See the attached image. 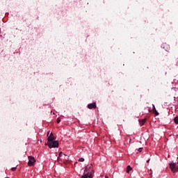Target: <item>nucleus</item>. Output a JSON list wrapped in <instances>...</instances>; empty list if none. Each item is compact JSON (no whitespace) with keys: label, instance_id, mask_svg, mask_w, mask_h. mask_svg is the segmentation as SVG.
<instances>
[{"label":"nucleus","instance_id":"nucleus-3","mask_svg":"<svg viewBox=\"0 0 178 178\" xmlns=\"http://www.w3.org/2000/svg\"><path fill=\"white\" fill-rule=\"evenodd\" d=\"M28 159H29L28 165L34 166V164L35 163V159L34 158V156H29Z\"/></svg>","mask_w":178,"mask_h":178},{"label":"nucleus","instance_id":"nucleus-21","mask_svg":"<svg viewBox=\"0 0 178 178\" xmlns=\"http://www.w3.org/2000/svg\"><path fill=\"white\" fill-rule=\"evenodd\" d=\"M49 135V132L47 133V136Z\"/></svg>","mask_w":178,"mask_h":178},{"label":"nucleus","instance_id":"nucleus-10","mask_svg":"<svg viewBox=\"0 0 178 178\" xmlns=\"http://www.w3.org/2000/svg\"><path fill=\"white\" fill-rule=\"evenodd\" d=\"M63 155V153L62 152H60L58 154V161H60V156H62Z\"/></svg>","mask_w":178,"mask_h":178},{"label":"nucleus","instance_id":"nucleus-2","mask_svg":"<svg viewBox=\"0 0 178 178\" xmlns=\"http://www.w3.org/2000/svg\"><path fill=\"white\" fill-rule=\"evenodd\" d=\"M170 168L171 169L172 172H173V173L178 172V161L177 163H170Z\"/></svg>","mask_w":178,"mask_h":178},{"label":"nucleus","instance_id":"nucleus-1","mask_svg":"<svg viewBox=\"0 0 178 178\" xmlns=\"http://www.w3.org/2000/svg\"><path fill=\"white\" fill-rule=\"evenodd\" d=\"M45 145H48L49 148H58L59 147V142L56 140V137L48 136L47 143Z\"/></svg>","mask_w":178,"mask_h":178},{"label":"nucleus","instance_id":"nucleus-15","mask_svg":"<svg viewBox=\"0 0 178 178\" xmlns=\"http://www.w3.org/2000/svg\"><path fill=\"white\" fill-rule=\"evenodd\" d=\"M16 169H17V168L14 167V168H11V170H12L13 172H15V171L16 170Z\"/></svg>","mask_w":178,"mask_h":178},{"label":"nucleus","instance_id":"nucleus-7","mask_svg":"<svg viewBox=\"0 0 178 178\" xmlns=\"http://www.w3.org/2000/svg\"><path fill=\"white\" fill-rule=\"evenodd\" d=\"M145 122H147V120L145 118L143 120H139V123L140 126H144Z\"/></svg>","mask_w":178,"mask_h":178},{"label":"nucleus","instance_id":"nucleus-4","mask_svg":"<svg viewBox=\"0 0 178 178\" xmlns=\"http://www.w3.org/2000/svg\"><path fill=\"white\" fill-rule=\"evenodd\" d=\"M88 109H97V103L93 102L91 104H88Z\"/></svg>","mask_w":178,"mask_h":178},{"label":"nucleus","instance_id":"nucleus-8","mask_svg":"<svg viewBox=\"0 0 178 178\" xmlns=\"http://www.w3.org/2000/svg\"><path fill=\"white\" fill-rule=\"evenodd\" d=\"M91 166H92V164H90V165H88L85 168V170L84 172H88V169H91Z\"/></svg>","mask_w":178,"mask_h":178},{"label":"nucleus","instance_id":"nucleus-6","mask_svg":"<svg viewBox=\"0 0 178 178\" xmlns=\"http://www.w3.org/2000/svg\"><path fill=\"white\" fill-rule=\"evenodd\" d=\"M153 108H152V112L155 114L156 116L159 115V113L156 111V108H155V105L152 104Z\"/></svg>","mask_w":178,"mask_h":178},{"label":"nucleus","instance_id":"nucleus-9","mask_svg":"<svg viewBox=\"0 0 178 178\" xmlns=\"http://www.w3.org/2000/svg\"><path fill=\"white\" fill-rule=\"evenodd\" d=\"M130 170H131V167L130 165H128L127 167V173H130Z\"/></svg>","mask_w":178,"mask_h":178},{"label":"nucleus","instance_id":"nucleus-5","mask_svg":"<svg viewBox=\"0 0 178 178\" xmlns=\"http://www.w3.org/2000/svg\"><path fill=\"white\" fill-rule=\"evenodd\" d=\"M162 48H163V49H165V51H169V49H170V47H169V44L166 43H163L162 44Z\"/></svg>","mask_w":178,"mask_h":178},{"label":"nucleus","instance_id":"nucleus-16","mask_svg":"<svg viewBox=\"0 0 178 178\" xmlns=\"http://www.w3.org/2000/svg\"><path fill=\"white\" fill-rule=\"evenodd\" d=\"M57 123H60V118H57Z\"/></svg>","mask_w":178,"mask_h":178},{"label":"nucleus","instance_id":"nucleus-12","mask_svg":"<svg viewBox=\"0 0 178 178\" xmlns=\"http://www.w3.org/2000/svg\"><path fill=\"white\" fill-rule=\"evenodd\" d=\"M87 176H88V177H89V178H92V174H90V172H88L87 174H86Z\"/></svg>","mask_w":178,"mask_h":178},{"label":"nucleus","instance_id":"nucleus-19","mask_svg":"<svg viewBox=\"0 0 178 178\" xmlns=\"http://www.w3.org/2000/svg\"><path fill=\"white\" fill-rule=\"evenodd\" d=\"M65 156H66L67 159H69V156L66 154H65Z\"/></svg>","mask_w":178,"mask_h":178},{"label":"nucleus","instance_id":"nucleus-17","mask_svg":"<svg viewBox=\"0 0 178 178\" xmlns=\"http://www.w3.org/2000/svg\"><path fill=\"white\" fill-rule=\"evenodd\" d=\"M49 137H55L53 133H51Z\"/></svg>","mask_w":178,"mask_h":178},{"label":"nucleus","instance_id":"nucleus-20","mask_svg":"<svg viewBox=\"0 0 178 178\" xmlns=\"http://www.w3.org/2000/svg\"><path fill=\"white\" fill-rule=\"evenodd\" d=\"M149 159H148L147 161V163H149Z\"/></svg>","mask_w":178,"mask_h":178},{"label":"nucleus","instance_id":"nucleus-14","mask_svg":"<svg viewBox=\"0 0 178 178\" xmlns=\"http://www.w3.org/2000/svg\"><path fill=\"white\" fill-rule=\"evenodd\" d=\"M81 178H88V176H87L86 174H84V175L81 177Z\"/></svg>","mask_w":178,"mask_h":178},{"label":"nucleus","instance_id":"nucleus-11","mask_svg":"<svg viewBox=\"0 0 178 178\" xmlns=\"http://www.w3.org/2000/svg\"><path fill=\"white\" fill-rule=\"evenodd\" d=\"M174 122H175V123L176 124H178V117H175V118H174Z\"/></svg>","mask_w":178,"mask_h":178},{"label":"nucleus","instance_id":"nucleus-13","mask_svg":"<svg viewBox=\"0 0 178 178\" xmlns=\"http://www.w3.org/2000/svg\"><path fill=\"white\" fill-rule=\"evenodd\" d=\"M79 162H84V158H80Z\"/></svg>","mask_w":178,"mask_h":178},{"label":"nucleus","instance_id":"nucleus-18","mask_svg":"<svg viewBox=\"0 0 178 178\" xmlns=\"http://www.w3.org/2000/svg\"><path fill=\"white\" fill-rule=\"evenodd\" d=\"M142 151H143V147H140V148L138 149L139 152H142Z\"/></svg>","mask_w":178,"mask_h":178}]
</instances>
